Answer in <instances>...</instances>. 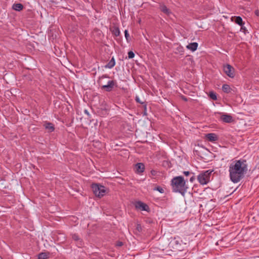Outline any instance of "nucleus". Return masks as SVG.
<instances>
[{
    "label": "nucleus",
    "mask_w": 259,
    "mask_h": 259,
    "mask_svg": "<svg viewBox=\"0 0 259 259\" xmlns=\"http://www.w3.org/2000/svg\"><path fill=\"white\" fill-rule=\"evenodd\" d=\"M248 170L246 161L244 159L236 160L231 163L229 166V177L234 183L239 182Z\"/></svg>",
    "instance_id": "f257e3e1"
},
{
    "label": "nucleus",
    "mask_w": 259,
    "mask_h": 259,
    "mask_svg": "<svg viewBox=\"0 0 259 259\" xmlns=\"http://www.w3.org/2000/svg\"><path fill=\"white\" fill-rule=\"evenodd\" d=\"M171 185L172 191L175 192H178L184 195L187 192L188 187L182 176H178L174 178L171 181Z\"/></svg>",
    "instance_id": "f03ea898"
},
{
    "label": "nucleus",
    "mask_w": 259,
    "mask_h": 259,
    "mask_svg": "<svg viewBox=\"0 0 259 259\" xmlns=\"http://www.w3.org/2000/svg\"><path fill=\"white\" fill-rule=\"evenodd\" d=\"M212 170H207L202 171L198 176L197 180L199 183L202 185H206L210 180Z\"/></svg>",
    "instance_id": "7ed1b4c3"
},
{
    "label": "nucleus",
    "mask_w": 259,
    "mask_h": 259,
    "mask_svg": "<svg viewBox=\"0 0 259 259\" xmlns=\"http://www.w3.org/2000/svg\"><path fill=\"white\" fill-rule=\"evenodd\" d=\"M92 188L95 195L99 197H103L106 192V188L99 184H93Z\"/></svg>",
    "instance_id": "20e7f679"
},
{
    "label": "nucleus",
    "mask_w": 259,
    "mask_h": 259,
    "mask_svg": "<svg viewBox=\"0 0 259 259\" xmlns=\"http://www.w3.org/2000/svg\"><path fill=\"white\" fill-rule=\"evenodd\" d=\"M224 71L230 77L233 78L235 76V69L230 65L227 64L224 66Z\"/></svg>",
    "instance_id": "39448f33"
},
{
    "label": "nucleus",
    "mask_w": 259,
    "mask_h": 259,
    "mask_svg": "<svg viewBox=\"0 0 259 259\" xmlns=\"http://www.w3.org/2000/svg\"><path fill=\"white\" fill-rule=\"evenodd\" d=\"M135 205L136 209L140 210L148 211L149 210V206L146 204L140 201L136 202Z\"/></svg>",
    "instance_id": "423d86ee"
},
{
    "label": "nucleus",
    "mask_w": 259,
    "mask_h": 259,
    "mask_svg": "<svg viewBox=\"0 0 259 259\" xmlns=\"http://www.w3.org/2000/svg\"><path fill=\"white\" fill-rule=\"evenodd\" d=\"M116 84V81L114 80H109L107 84L106 85H102V89L105 90L107 92H110L112 90L113 88Z\"/></svg>",
    "instance_id": "0eeeda50"
},
{
    "label": "nucleus",
    "mask_w": 259,
    "mask_h": 259,
    "mask_svg": "<svg viewBox=\"0 0 259 259\" xmlns=\"http://www.w3.org/2000/svg\"><path fill=\"white\" fill-rule=\"evenodd\" d=\"M221 119L224 122L231 123L233 121V118L231 115L225 113H220Z\"/></svg>",
    "instance_id": "6e6552de"
},
{
    "label": "nucleus",
    "mask_w": 259,
    "mask_h": 259,
    "mask_svg": "<svg viewBox=\"0 0 259 259\" xmlns=\"http://www.w3.org/2000/svg\"><path fill=\"white\" fill-rule=\"evenodd\" d=\"M145 169V165L142 163H138L135 165V171L137 174L142 173Z\"/></svg>",
    "instance_id": "1a4fd4ad"
},
{
    "label": "nucleus",
    "mask_w": 259,
    "mask_h": 259,
    "mask_svg": "<svg viewBox=\"0 0 259 259\" xmlns=\"http://www.w3.org/2000/svg\"><path fill=\"white\" fill-rule=\"evenodd\" d=\"M222 90L224 93L229 94H233L235 92L234 90L231 88L229 85L227 84H223L222 86Z\"/></svg>",
    "instance_id": "9d476101"
},
{
    "label": "nucleus",
    "mask_w": 259,
    "mask_h": 259,
    "mask_svg": "<svg viewBox=\"0 0 259 259\" xmlns=\"http://www.w3.org/2000/svg\"><path fill=\"white\" fill-rule=\"evenodd\" d=\"M72 238L74 241H76L77 245L78 247H80L82 245V240L79 237L78 235L76 234L72 235Z\"/></svg>",
    "instance_id": "9b49d317"
},
{
    "label": "nucleus",
    "mask_w": 259,
    "mask_h": 259,
    "mask_svg": "<svg viewBox=\"0 0 259 259\" xmlns=\"http://www.w3.org/2000/svg\"><path fill=\"white\" fill-rule=\"evenodd\" d=\"M206 138L210 142H214L218 140V138L217 135L214 133H209L206 135Z\"/></svg>",
    "instance_id": "f8f14e48"
},
{
    "label": "nucleus",
    "mask_w": 259,
    "mask_h": 259,
    "mask_svg": "<svg viewBox=\"0 0 259 259\" xmlns=\"http://www.w3.org/2000/svg\"><path fill=\"white\" fill-rule=\"evenodd\" d=\"M46 129L48 130L49 132H52L54 131L55 127L54 124L49 122H45L44 124Z\"/></svg>",
    "instance_id": "ddd939ff"
},
{
    "label": "nucleus",
    "mask_w": 259,
    "mask_h": 259,
    "mask_svg": "<svg viewBox=\"0 0 259 259\" xmlns=\"http://www.w3.org/2000/svg\"><path fill=\"white\" fill-rule=\"evenodd\" d=\"M23 8V5L20 3H15L12 6V9L18 12L22 11Z\"/></svg>",
    "instance_id": "4468645a"
},
{
    "label": "nucleus",
    "mask_w": 259,
    "mask_h": 259,
    "mask_svg": "<svg viewBox=\"0 0 259 259\" xmlns=\"http://www.w3.org/2000/svg\"><path fill=\"white\" fill-rule=\"evenodd\" d=\"M198 46V43L192 42V43H190L189 45H188L186 46V48L188 50H190L192 51V52H194L197 50Z\"/></svg>",
    "instance_id": "2eb2a0df"
},
{
    "label": "nucleus",
    "mask_w": 259,
    "mask_h": 259,
    "mask_svg": "<svg viewBox=\"0 0 259 259\" xmlns=\"http://www.w3.org/2000/svg\"><path fill=\"white\" fill-rule=\"evenodd\" d=\"M115 65V61L114 57L109 61V62L105 65V68L111 69L113 68Z\"/></svg>",
    "instance_id": "dca6fc26"
},
{
    "label": "nucleus",
    "mask_w": 259,
    "mask_h": 259,
    "mask_svg": "<svg viewBox=\"0 0 259 259\" xmlns=\"http://www.w3.org/2000/svg\"><path fill=\"white\" fill-rule=\"evenodd\" d=\"M160 10L164 14L169 15L171 12L169 9H168L166 6L162 5L160 7Z\"/></svg>",
    "instance_id": "f3484780"
},
{
    "label": "nucleus",
    "mask_w": 259,
    "mask_h": 259,
    "mask_svg": "<svg viewBox=\"0 0 259 259\" xmlns=\"http://www.w3.org/2000/svg\"><path fill=\"white\" fill-rule=\"evenodd\" d=\"M235 22L241 26L242 25H243L244 23L243 22L242 19L240 16H237L235 18Z\"/></svg>",
    "instance_id": "a211bd4d"
},
{
    "label": "nucleus",
    "mask_w": 259,
    "mask_h": 259,
    "mask_svg": "<svg viewBox=\"0 0 259 259\" xmlns=\"http://www.w3.org/2000/svg\"><path fill=\"white\" fill-rule=\"evenodd\" d=\"M112 33L115 36H119L120 33L119 28L117 27H113L112 30Z\"/></svg>",
    "instance_id": "6ab92c4d"
},
{
    "label": "nucleus",
    "mask_w": 259,
    "mask_h": 259,
    "mask_svg": "<svg viewBox=\"0 0 259 259\" xmlns=\"http://www.w3.org/2000/svg\"><path fill=\"white\" fill-rule=\"evenodd\" d=\"M49 254L46 252H41L38 254V259H47L48 258Z\"/></svg>",
    "instance_id": "aec40b11"
},
{
    "label": "nucleus",
    "mask_w": 259,
    "mask_h": 259,
    "mask_svg": "<svg viewBox=\"0 0 259 259\" xmlns=\"http://www.w3.org/2000/svg\"><path fill=\"white\" fill-rule=\"evenodd\" d=\"M209 97L213 100H217V97L216 94L214 92H210L209 93Z\"/></svg>",
    "instance_id": "412c9836"
},
{
    "label": "nucleus",
    "mask_w": 259,
    "mask_h": 259,
    "mask_svg": "<svg viewBox=\"0 0 259 259\" xmlns=\"http://www.w3.org/2000/svg\"><path fill=\"white\" fill-rule=\"evenodd\" d=\"M108 75L107 74H104V75H103L102 76L100 77L99 78V80H98V83H99L100 85H102V79H104V78H108Z\"/></svg>",
    "instance_id": "4be33fe9"
},
{
    "label": "nucleus",
    "mask_w": 259,
    "mask_h": 259,
    "mask_svg": "<svg viewBox=\"0 0 259 259\" xmlns=\"http://www.w3.org/2000/svg\"><path fill=\"white\" fill-rule=\"evenodd\" d=\"M153 190H155V191H157L159 192L160 193H163L164 192V189L160 186L155 187Z\"/></svg>",
    "instance_id": "5701e85b"
},
{
    "label": "nucleus",
    "mask_w": 259,
    "mask_h": 259,
    "mask_svg": "<svg viewBox=\"0 0 259 259\" xmlns=\"http://www.w3.org/2000/svg\"><path fill=\"white\" fill-rule=\"evenodd\" d=\"M124 35L127 42H129L130 36L127 30H124Z\"/></svg>",
    "instance_id": "b1692460"
},
{
    "label": "nucleus",
    "mask_w": 259,
    "mask_h": 259,
    "mask_svg": "<svg viewBox=\"0 0 259 259\" xmlns=\"http://www.w3.org/2000/svg\"><path fill=\"white\" fill-rule=\"evenodd\" d=\"M135 57V54L133 51L128 52V57L129 59H132Z\"/></svg>",
    "instance_id": "393cba45"
},
{
    "label": "nucleus",
    "mask_w": 259,
    "mask_h": 259,
    "mask_svg": "<svg viewBox=\"0 0 259 259\" xmlns=\"http://www.w3.org/2000/svg\"><path fill=\"white\" fill-rule=\"evenodd\" d=\"M136 101L137 102L140 103V104H143L144 103V102L142 101L141 100H140V98L138 97V96H136V99H135Z\"/></svg>",
    "instance_id": "a878e982"
},
{
    "label": "nucleus",
    "mask_w": 259,
    "mask_h": 259,
    "mask_svg": "<svg viewBox=\"0 0 259 259\" xmlns=\"http://www.w3.org/2000/svg\"><path fill=\"white\" fill-rule=\"evenodd\" d=\"M240 31L243 32L244 34H246V32H247V29L243 25L241 26Z\"/></svg>",
    "instance_id": "bb28decb"
},
{
    "label": "nucleus",
    "mask_w": 259,
    "mask_h": 259,
    "mask_svg": "<svg viewBox=\"0 0 259 259\" xmlns=\"http://www.w3.org/2000/svg\"><path fill=\"white\" fill-rule=\"evenodd\" d=\"M191 174H192V176L190 178V181L191 183H193L196 178L194 176V173L191 172Z\"/></svg>",
    "instance_id": "cd10ccee"
},
{
    "label": "nucleus",
    "mask_w": 259,
    "mask_h": 259,
    "mask_svg": "<svg viewBox=\"0 0 259 259\" xmlns=\"http://www.w3.org/2000/svg\"><path fill=\"white\" fill-rule=\"evenodd\" d=\"M177 50L180 52H184V49H183V48L182 47H181V46H179L177 48Z\"/></svg>",
    "instance_id": "c85d7f7f"
},
{
    "label": "nucleus",
    "mask_w": 259,
    "mask_h": 259,
    "mask_svg": "<svg viewBox=\"0 0 259 259\" xmlns=\"http://www.w3.org/2000/svg\"><path fill=\"white\" fill-rule=\"evenodd\" d=\"M183 174L186 176H189L191 173L190 172L188 171H183Z\"/></svg>",
    "instance_id": "c756f323"
},
{
    "label": "nucleus",
    "mask_w": 259,
    "mask_h": 259,
    "mask_svg": "<svg viewBox=\"0 0 259 259\" xmlns=\"http://www.w3.org/2000/svg\"><path fill=\"white\" fill-rule=\"evenodd\" d=\"M84 113L85 114H86L88 116H90V113H89V112L88 111V110L85 109V110H84Z\"/></svg>",
    "instance_id": "7c9ffc66"
},
{
    "label": "nucleus",
    "mask_w": 259,
    "mask_h": 259,
    "mask_svg": "<svg viewBox=\"0 0 259 259\" xmlns=\"http://www.w3.org/2000/svg\"><path fill=\"white\" fill-rule=\"evenodd\" d=\"M151 173L152 175H155V174H156V171H154V170H152V171H151Z\"/></svg>",
    "instance_id": "2f4dec72"
},
{
    "label": "nucleus",
    "mask_w": 259,
    "mask_h": 259,
    "mask_svg": "<svg viewBox=\"0 0 259 259\" xmlns=\"http://www.w3.org/2000/svg\"><path fill=\"white\" fill-rule=\"evenodd\" d=\"M122 245V243L121 242H120L118 243V246H121Z\"/></svg>",
    "instance_id": "473e14b6"
},
{
    "label": "nucleus",
    "mask_w": 259,
    "mask_h": 259,
    "mask_svg": "<svg viewBox=\"0 0 259 259\" xmlns=\"http://www.w3.org/2000/svg\"><path fill=\"white\" fill-rule=\"evenodd\" d=\"M183 99L184 100H185V101H187V99H186V98H185V97H184Z\"/></svg>",
    "instance_id": "72a5a7b5"
},
{
    "label": "nucleus",
    "mask_w": 259,
    "mask_h": 259,
    "mask_svg": "<svg viewBox=\"0 0 259 259\" xmlns=\"http://www.w3.org/2000/svg\"><path fill=\"white\" fill-rule=\"evenodd\" d=\"M258 12H256V15H258Z\"/></svg>",
    "instance_id": "f704fd0d"
},
{
    "label": "nucleus",
    "mask_w": 259,
    "mask_h": 259,
    "mask_svg": "<svg viewBox=\"0 0 259 259\" xmlns=\"http://www.w3.org/2000/svg\"><path fill=\"white\" fill-rule=\"evenodd\" d=\"M0 259H3L2 257L1 256H0Z\"/></svg>",
    "instance_id": "c9c22d12"
}]
</instances>
